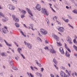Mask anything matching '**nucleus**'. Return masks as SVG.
<instances>
[{"label":"nucleus","mask_w":77,"mask_h":77,"mask_svg":"<svg viewBox=\"0 0 77 77\" xmlns=\"http://www.w3.org/2000/svg\"><path fill=\"white\" fill-rule=\"evenodd\" d=\"M41 12L42 14H44L45 15H47V16H48V13L47 12V11L45 10V8H42Z\"/></svg>","instance_id":"nucleus-1"},{"label":"nucleus","mask_w":77,"mask_h":77,"mask_svg":"<svg viewBox=\"0 0 77 77\" xmlns=\"http://www.w3.org/2000/svg\"><path fill=\"white\" fill-rule=\"evenodd\" d=\"M40 31L41 32L42 34L43 35H45L47 34V31L45 30L44 29H41Z\"/></svg>","instance_id":"nucleus-2"},{"label":"nucleus","mask_w":77,"mask_h":77,"mask_svg":"<svg viewBox=\"0 0 77 77\" xmlns=\"http://www.w3.org/2000/svg\"><path fill=\"white\" fill-rule=\"evenodd\" d=\"M24 43H25V44L27 45V47H28L29 49H31L32 48V44L29 43H27L26 41L24 42Z\"/></svg>","instance_id":"nucleus-3"},{"label":"nucleus","mask_w":77,"mask_h":77,"mask_svg":"<svg viewBox=\"0 0 77 77\" xmlns=\"http://www.w3.org/2000/svg\"><path fill=\"white\" fill-rule=\"evenodd\" d=\"M12 18L13 20L15 21V22H17V23L19 22V19L18 18H17L15 15H13Z\"/></svg>","instance_id":"nucleus-4"},{"label":"nucleus","mask_w":77,"mask_h":77,"mask_svg":"<svg viewBox=\"0 0 77 77\" xmlns=\"http://www.w3.org/2000/svg\"><path fill=\"white\" fill-rule=\"evenodd\" d=\"M60 75L61 77H67V75L63 71H61Z\"/></svg>","instance_id":"nucleus-5"},{"label":"nucleus","mask_w":77,"mask_h":77,"mask_svg":"<svg viewBox=\"0 0 77 77\" xmlns=\"http://www.w3.org/2000/svg\"><path fill=\"white\" fill-rule=\"evenodd\" d=\"M52 36L57 41H59V37H57V36L56 35L54 34H52Z\"/></svg>","instance_id":"nucleus-6"},{"label":"nucleus","mask_w":77,"mask_h":77,"mask_svg":"<svg viewBox=\"0 0 77 77\" xmlns=\"http://www.w3.org/2000/svg\"><path fill=\"white\" fill-rule=\"evenodd\" d=\"M57 29L60 32H64V30H65V29L63 27H60Z\"/></svg>","instance_id":"nucleus-7"},{"label":"nucleus","mask_w":77,"mask_h":77,"mask_svg":"<svg viewBox=\"0 0 77 77\" xmlns=\"http://www.w3.org/2000/svg\"><path fill=\"white\" fill-rule=\"evenodd\" d=\"M26 10L27 12H28V13L29 14H30V15H31V16L32 17H33V14H32V11H30V10L29 9L27 8H26Z\"/></svg>","instance_id":"nucleus-8"},{"label":"nucleus","mask_w":77,"mask_h":77,"mask_svg":"<svg viewBox=\"0 0 77 77\" xmlns=\"http://www.w3.org/2000/svg\"><path fill=\"white\" fill-rule=\"evenodd\" d=\"M9 9H11V10H14V9H15V7H14V6L11 5H9Z\"/></svg>","instance_id":"nucleus-9"},{"label":"nucleus","mask_w":77,"mask_h":77,"mask_svg":"<svg viewBox=\"0 0 77 77\" xmlns=\"http://www.w3.org/2000/svg\"><path fill=\"white\" fill-rule=\"evenodd\" d=\"M36 9L38 11H41V5L39 4H37L36 5Z\"/></svg>","instance_id":"nucleus-10"},{"label":"nucleus","mask_w":77,"mask_h":77,"mask_svg":"<svg viewBox=\"0 0 77 77\" xmlns=\"http://www.w3.org/2000/svg\"><path fill=\"white\" fill-rule=\"evenodd\" d=\"M60 51L61 54H65V52H64V51H63V49L62 48H60Z\"/></svg>","instance_id":"nucleus-11"},{"label":"nucleus","mask_w":77,"mask_h":77,"mask_svg":"<svg viewBox=\"0 0 77 77\" xmlns=\"http://www.w3.org/2000/svg\"><path fill=\"white\" fill-rule=\"evenodd\" d=\"M65 55L66 56L68 57H69L70 56V54H69L68 52H67V51H66V52Z\"/></svg>","instance_id":"nucleus-12"},{"label":"nucleus","mask_w":77,"mask_h":77,"mask_svg":"<svg viewBox=\"0 0 77 77\" xmlns=\"http://www.w3.org/2000/svg\"><path fill=\"white\" fill-rule=\"evenodd\" d=\"M50 51L51 52V53H56V51H54V49L52 48V49H51L50 50Z\"/></svg>","instance_id":"nucleus-13"},{"label":"nucleus","mask_w":77,"mask_h":77,"mask_svg":"<svg viewBox=\"0 0 77 77\" xmlns=\"http://www.w3.org/2000/svg\"><path fill=\"white\" fill-rule=\"evenodd\" d=\"M4 41L5 42L6 44V45H7L8 46V47H12V45H11V44H10L8 43V42H6V40H5L4 39Z\"/></svg>","instance_id":"nucleus-14"},{"label":"nucleus","mask_w":77,"mask_h":77,"mask_svg":"<svg viewBox=\"0 0 77 77\" xmlns=\"http://www.w3.org/2000/svg\"><path fill=\"white\" fill-rule=\"evenodd\" d=\"M67 41H71L72 40H71V38H70V37H67Z\"/></svg>","instance_id":"nucleus-15"},{"label":"nucleus","mask_w":77,"mask_h":77,"mask_svg":"<svg viewBox=\"0 0 77 77\" xmlns=\"http://www.w3.org/2000/svg\"><path fill=\"white\" fill-rule=\"evenodd\" d=\"M35 62H36V63L39 66H40V67H41V65L38 62V61H37V60H35Z\"/></svg>","instance_id":"nucleus-16"},{"label":"nucleus","mask_w":77,"mask_h":77,"mask_svg":"<svg viewBox=\"0 0 77 77\" xmlns=\"http://www.w3.org/2000/svg\"><path fill=\"white\" fill-rule=\"evenodd\" d=\"M21 12L23 14H26V11L25 10H23L21 11Z\"/></svg>","instance_id":"nucleus-17"},{"label":"nucleus","mask_w":77,"mask_h":77,"mask_svg":"<svg viewBox=\"0 0 77 77\" xmlns=\"http://www.w3.org/2000/svg\"><path fill=\"white\" fill-rule=\"evenodd\" d=\"M5 19H2V21H4V22H6V21H7L8 20V18H5Z\"/></svg>","instance_id":"nucleus-18"},{"label":"nucleus","mask_w":77,"mask_h":77,"mask_svg":"<svg viewBox=\"0 0 77 77\" xmlns=\"http://www.w3.org/2000/svg\"><path fill=\"white\" fill-rule=\"evenodd\" d=\"M20 33H22L23 35V36H24L25 37H26V35L24 34V33H23V32L22 31L20 30Z\"/></svg>","instance_id":"nucleus-19"},{"label":"nucleus","mask_w":77,"mask_h":77,"mask_svg":"<svg viewBox=\"0 0 77 77\" xmlns=\"http://www.w3.org/2000/svg\"><path fill=\"white\" fill-rule=\"evenodd\" d=\"M53 62H54V63H55V64H56V63H57V62L56 61V59L55 58H54L53 59Z\"/></svg>","instance_id":"nucleus-20"},{"label":"nucleus","mask_w":77,"mask_h":77,"mask_svg":"<svg viewBox=\"0 0 77 77\" xmlns=\"http://www.w3.org/2000/svg\"><path fill=\"white\" fill-rule=\"evenodd\" d=\"M2 30H3V32H4V33H6V31H8L6 30V29H5L4 28H2Z\"/></svg>","instance_id":"nucleus-21"},{"label":"nucleus","mask_w":77,"mask_h":77,"mask_svg":"<svg viewBox=\"0 0 77 77\" xmlns=\"http://www.w3.org/2000/svg\"><path fill=\"white\" fill-rule=\"evenodd\" d=\"M20 51H21V48H18V50H17V51H18V52H19V53L20 54Z\"/></svg>","instance_id":"nucleus-22"},{"label":"nucleus","mask_w":77,"mask_h":77,"mask_svg":"<svg viewBox=\"0 0 77 77\" xmlns=\"http://www.w3.org/2000/svg\"><path fill=\"white\" fill-rule=\"evenodd\" d=\"M57 45H58V46H59L60 47V46H62V44H61V43H60V42L59 43L58 42H57Z\"/></svg>","instance_id":"nucleus-23"},{"label":"nucleus","mask_w":77,"mask_h":77,"mask_svg":"<svg viewBox=\"0 0 77 77\" xmlns=\"http://www.w3.org/2000/svg\"><path fill=\"white\" fill-rule=\"evenodd\" d=\"M10 64L11 66H14V63H13V61H11L10 63Z\"/></svg>","instance_id":"nucleus-24"},{"label":"nucleus","mask_w":77,"mask_h":77,"mask_svg":"<svg viewBox=\"0 0 77 77\" xmlns=\"http://www.w3.org/2000/svg\"><path fill=\"white\" fill-rule=\"evenodd\" d=\"M44 49L45 50H47L48 51H49V49L48 48V47L47 46H45L44 48Z\"/></svg>","instance_id":"nucleus-25"},{"label":"nucleus","mask_w":77,"mask_h":77,"mask_svg":"<svg viewBox=\"0 0 77 77\" xmlns=\"http://www.w3.org/2000/svg\"><path fill=\"white\" fill-rule=\"evenodd\" d=\"M72 12L74 14H77V11L76 10H74L72 11Z\"/></svg>","instance_id":"nucleus-26"},{"label":"nucleus","mask_w":77,"mask_h":77,"mask_svg":"<svg viewBox=\"0 0 77 77\" xmlns=\"http://www.w3.org/2000/svg\"><path fill=\"white\" fill-rule=\"evenodd\" d=\"M15 25L17 27H20V25L18 24L17 23H15Z\"/></svg>","instance_id":"nucleus-27"},{"label":"nucleus","mask_w":77,"mask_h":77,"mask_svg":"<svg viewBox=\"0 0 77 77\" xmlns=\"http://www.w3.org/2000/svg\"><path fill=\"white\" fill-rule=\"evenodd\" d=\"M66 73H67V74L69 75V76H71V75H70V74L69 73V72L67 70H66Z\"/></svg>","instance_id":"nucleus-28"},{"label":"nucleus","mask_w":77,"mask_h":77,"mask_svg":"<svg viewBox=\"0 0 77 77\" xmlns=\"http://www.w3.org/2000/svg\"><path fill=\"white\" fill-rule=\"evenodd\" d=\"M1 54L2 56H4L5 55V53H2Z\"/></svg>","instance_id":"nucleus-29"},{"label":"nucleus","mask_w":77,"mask_h":77,"mask_svg":"<svg viewBox=\"0 0 77 77\" xmlns=\"http://www.w3.org/2000/svg\"><path fill=\"white\" fill-rule=\"evenodd\" d=\"M54 18H55L56 20H57V17L55 16L54 17H53V20H54Z\"/></svg>","instance_id":"nucleus-30"},{"label":"nucleus","mask_w":77,"mask_h":77,"mask_svg":"<svg viewBox=\"0 0 77 77\" xmlns=\"http://www.w3.org/2000/svg\"><path fill=\"white\" fill-rule=\"evenodd\" d=\"M0 15H1V16H2L3 17H4V15H3V14L2 13L0 12Z\"/></svg>","instance_id":"nucleus-31"},{"label":"nucleus","mask_w":77,"mask_h":77,"mask_svg":"<svg viewBox=\"0 0 77 77\" xmlns=\"http://www.w3.org/2000/svg\"><path fill=\"white\" fill-rule=\"evenodd\" d=\"M46 20L48 24V23H49V21L48 20V19L47 18H46Z\"/></svg>","instance_id":"nucleus-32"},{"label":"nucleus","mask_w":77,"mask_h":77,"mask_svg":"<svg viewBox=\"0 0 77 77\" xmlns=\"http://www.w3.org/2000/svg\"><path fill=\"white\" fill-rule=\"evenodd\" d=\"M29 17L31 18L32 20L33 21H34V20H35V19H34V18L31 17V16H29Z\"/></svg>","instance_id":"nucleus-33"},{"label":"nucleus","mask_w":77,"mask_h":77,"mask_svg":"<svg viewBox=\"0 0 77 77\" xmlns=\"http://www.w3.org/2000/svg\"><path fill=\"white\" fill-rule=\"evenodd\" d=\"M21 18H24V17H25V16L23 15H22L21 16Z\"/></svg>","instance_id":"nucleus-34"},{"label":"nucleus","mask_w":77,"mask_h":77,"mask_svg":"<svg viewBox=\"0 0 77 77\" xmlns=\"http://www.w3.org/2000/svg\"><path fill=\"white\" fill-rule=\"evenodd\" d=\"M35 74L37 76H39V74H40V73L38 72L36 73Z\"/></svg>","instance_id":"nucleus-35"},{"label":"nucleus","mask_w":77,"mask_h":77,"mask_svg":"<svg viewBox=\"0 0 77 77\" xmlns=\"http://www.w3.org/2000/svg\"><path fill=\"white\" fill-rule=\"evenodd\" d=\"M73 42H74V43H76L77 42H76V40L75 39L73 40Z\"/></svg>","instance_id":"nucleus-36"},{"label":"nucleus","mask_w":77,"mask_h":77,"mask_svg":"<svg viewBox=\"0 0 77 77\" xmlns=\"http://www.w3.org/2000/svg\"><path fill=\"white\" fill-rule=\"evenodd\" d=\"M37 40H38V41H40V40H41V39L39 37H37Z\"/></svg>","instance_id":"nucleus-37"},{"label":"nucleus","mask_w":77,"mask_h":77,"mask_svg":"<svg viewBox=\"0 0 77 77\" xmlns=\"http://www.w3.org/2000/svg\"><path fill=\"white\" fill-rule=\"evenodd\" d=\"M30 75L31 77H34V76L33 75H32L31 73H30Z\"/></svg>","instance_id":"nucleus-38"},{"label":"nucleus","mask_w":77,"mask_h":77,"mask_svg":"<svg viewBox=\"0 0 77 77\" xmlns=\"http://www.w3.org/2000/svg\"><path fill=\"white\" fill-rule=\"evenodd\" d=\"M69 22V20H68V19L66 20H65V22H66V23H68Z\"/></svg>","instance_id":"nucleus-39"},{"label":"nucleus","mask_w":77,"mask_h":77,"mask_svg":"<svg viewBox=\"0 0 77 77\" xmlns=\"http://www.w3.org/2000/svg\"><path fill=\"white\" fill-rule=\"evenodd\" d=\"M21 56H22L23 59H25V57H24V55H23L22 54H21Z\"/></svg>","instance_id":"nucleus-40"},{"label":"nucleus","mask_w":77,"mask_h":77,"mask_svg":"<svg viewBox=\"0 0 77 77\" xmlns=\"http://www.w3.org/2000/svg\"><path fill=\"white\" fill-rule=\"evenodd\" d=\"M54 66H55V67L56 68V69H58V67H57V66H56V65H55V64H54Z\"/></svg>","instance_id":"nucleus-41"},{"label":"nucleus","mask_w":77,"mask_h":77,"mask_svg":"<svg viewBox=\"0 0 77 77\" xmlns=\"http://www.w3.org/2000/svg\"><path fill=\"white\" fill-rule=\"evenodd\" d=\"M30 26L32 28H33V25L32 24H30Z\"/></svg>","instance_id":"nucleus-42"},{"label":"nucleus","mask_w":77,"mask_h":77,"mask_svg":"<svg viewBox=\"0 0 77 77\" xmlns=\"http://www.w3.org/2000/svg\"><path fill=\"white\" fill-rule=\"evenodd\" d=\"M57 23H58V24H60V23L58 21L56 20Z\"/></svg>","instance_id":"nucleus-43"},{"label":"nucleus","mask_w":77,"mask_h":77,"mask_svg":"<svg viewBox=\"0 0 77 77\" xmlns=\"http://www.w3.org/2000/svg\"><path fill=\"white\" fill-rule=\"evenodd\" d=\"M41 68V71L42 72L44 70V69L43 68Z\"/></svg>","instance_id":"nucleus-44"},{"label":"nucleus","mask_w":77,"mask_h":77,"mask_svg":"<svg viewBox=\"0 0 77 77\" xmlns=\"http://www.w3.org/2000/svg\"><path fill=\"white\" fill-rule=\"evenodd\" d=\"M68 51H69L70 53H71V50H70V49H67Z\"/></svg>","instance_id":"nucleus-45"},{"label":"nucleus","mask_w":77,"mask_h":77,"mask_svg":"<svg viewBox=\"0 0 77 77\" xmlns=\"http://www.w3.org/2000/svg\"><path fill=\"white\" fill-rule=\"evenodd\" d=\"M75 72V76H76L77 77V73L76 72Z\"/></svg>","instance_id":"nucleus-46"},{"label":"nucleus","mask_w":77,"mask_h":77,"mask_svg":"<svg viewBox=\"0 0 77 77\" xmlns=\"http://www.w3.org/2000/svg\"><path fill=\"white\" fill-rule=\"evenodd\" d=\"M50 75H51V77H54V75H53L52 74H51Z\"/></svg>","instance_id":"nucleus-47"},{"label":"nucleus","mask_w":77,"mask_h":77,"mask_svg":"<svg viewBox=\"0 0 77 77\" xmlns=\"http://www.w3.org/2000/svg\"><path fill=\"white\" fill-rule=\"evenodd\" d=\"M0 47H3V45L2 44L0 43Z\"/></svg>","instance_id":"nucleus-48"},{"label":"nucleus","mask_w":77,"mask_h":77,"mask_svg":"<svg viewBox=\"0 0 77 77\" xmlns=\"http://www.w3.org/2000/svg\"><path fill=\"white\" fill-rule=\"evenodd\" d=\"M4 28L6 30L8 31V29H7V27L6 26H5Z\"/></svg>","instance_id":"nucleus-49"},{"label":"nucleus","mask_w":77,"mask_h":77,"mask_svg":"<svg viewBox=\"0 0 77 77\" xmlns=\"http://www.w3.org/2000/svg\"><path fill=\"white\" fill-rule=\"evenodd\" d=\"M14 70H18V68L17 67H15Z\"/></svg>","instance_id":"nucleus-50"},{"label":"nucleus","mask_w":77,"mask_h":77,"mask_svg":"<svg viewBox=\"0 0 77 77\" xmlns=\"http://www.w3.org/2000/svg\"><path fill=\"white\" fill-rule=\"evenodd\" d=\"M31 68L32 70H33V67L32 66H31Z\"/></svg>","instance_id":"nucleus-51"},{"label":"nucleus","mask_w":77,"mask_h":77,"mask_svg":"<svg viewBox=\"0 0 77 77\" xmlns=\"http://www.w3.org/2000/svg\"><path fill=\"white\" fill-rule=\"evenodd\" d=\"M69 26L70 27H71L72 28V29H73V26H71L70 24H69Z\"/></svg>","instance_id":"nucleus-52"},{"label":"nucleus","mask_w":77,"mask_h":77,"mask_svg":"<svg viewBox=\"0 0 77 77\" xmlns=\"http://www.w3.org/2000/svg\"><path fill=\"white\" fill-rule=\"evenodd\" d=\"M69 18H70V19L71 20L72 19V18H71V17L70 16H69Z\"/></svg>","instance_id":"nucleus-53"},{"label":"nucleus","mask_w":77,"mask_h":77,"mask_svg":"<svg viewBox=\"0 0 77 77\" xmlns=\"http://www.w3.org/2000/svg\"><path fill=\"white\" fill-rule=\"evenodd\" d=\"M74 56H76V57H77V54H74Z\"/></svg>","instance_id":"nucleus-54"},{"label":"nucleus","mask_w":77,"mask_h":77,"mask_svg":"<svg viewBox=\"0 0 77 77\" xmlns=\"http://www.w3.org/2000/svg\"><path fill=\"white\" fill-rule=\"evenodd\" d=\"M69 44H71V45L72 44V42H71V41L69 42Z\"/></svg>","instance_id":"nucleus-55"},{"label":"nucleus","mask_w":77,"mask_h":77,"mask_svg":"<svg viewBox=\"0 0 77 77\" xmlns=\"http://www.w3.org/2000/svg\"><path fill=\"white\" fill-rule=\"evenodd\" d=\"M23 26L26 27V28H27V26H26V25L25 24H23Z\"/></svg>","instance_id":"nucleus-56"},{"label":"nucleus","mask_w":77,"mask_h":77,"mask_svg":"<svg viewBox=\"0 0 77 77\" xmlns=\"http://www.w3.org/2000/svg\"><path fill=\"white\" fill-rule=\"evenodd\" d=\"M2 41V38L0 37V41Z\"/></svg>","instance_id":"nucleus-57"},{"label":"nucleus","mask_w":77,"mask_h":77,"mask_svg":"<svg viewBox=\"0 0 77 77\" xmlns=\"http://www.w3.org/2000/svg\"><path fill=\"white\" fill-rule=\"evenodd\" d=\"M15 59H16V60H18V58H17V57H15Z\"/></svg>","instance_id":"nucleus-58"},{"label":"nucleus","mask_w":77,"mask_h":77,"mask_svg":"<svg viewBox=\"0 0 77 77\" xmlns=\"http://www.w3.org/2000/svg\"><path fill=\"white\" fill-rule=\"evenodd\" d=\"M62 19H63V20H64V21H65V20H66L65 19V18H63V17L62 18Z\"/></svg>","instance_id":"nucleus-59"},{"label":"nucleus","mask_w":77,"mask_h":77,"mask_svg":"<svg viewBox=\"0 0 77 77\" xmlns=\"http://www.w3.org/2000/svg\"><path fill=\"white\" fill-rule=\"evenodd\" d=\"M40 75V77H42V74H41L40 73L39 75Z\"/></svg>","instance_id":"nucleus-60"},{"label":"nucleus","mask_w":77,"mask_h":77,"mask_svg":"<svg viewBox=\"0 0 77 77\" xmlns=\"http://www.w3.org/2000/svg\"><path fill=\"white\" fill-rule=\"evenodd\" d=\"M41 2H42V3H45V2H44V1L42 0L41 1Z\"/></svg>","instance_id":"nucleus-61"},{"label":"nucleus","mask_w":77,"mask_h":77,"mask_svg":"<svg viewBox=\"0 0 77 77\" xmlns=\"http://www.w3.org/2000/svg\"><path fill=\"white\" fill-rule=\"evenodd\" d=\"M66 9H68L69 8V7H68V6H66Z\"/></svg>","instance_id":"nucleus-62"},{"label":"nucleus","mask_w":77,"mask_h":77,"mask_svg":"<svg viewBox=\"0 0 77 77\" xmlns=\"http://www.w3.org/2000/svg\"><path fill=\"white\" fill-rule=\"evenodd\" d=\"M65 47L66 48V49H67V50H68V49H69V48H68V47H67V46H65Z\"/></svg>","instance_id":"nucleus-63"},{"label":"nucleus","mask_w":77,"mask_h":77,"mask_svg":"<svg viewBox=\"0 0 77 77\" xmlns=\"http://www.w3.org/2000/svg\"><path fill=\"white\" fill-rule=\"evenodd\" d=\"M11 51H12V52H13V53H14V50H13V49L11 50Z\"/></svg>","instance_id":"nucleus-64"}]
</instances>
